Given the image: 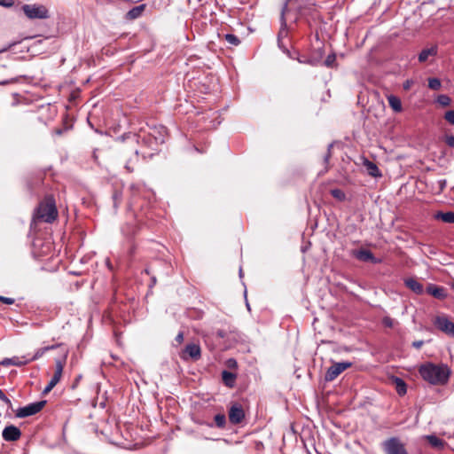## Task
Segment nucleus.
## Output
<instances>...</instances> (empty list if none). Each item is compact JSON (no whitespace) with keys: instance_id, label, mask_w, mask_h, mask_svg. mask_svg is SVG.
<instances>
[{"instance_id":"nucleus-1","label":"nucleus","mask_w":454,"mask_h":454,"mask_svg":"<svg viewBox=\"0 0 454 454\" xmlns=\"http://www.w3.org/2000/svg\"><path fill=\"white\" fill-rule=\"evenodd\" d=\"M421 378L431 385H444L450 376V369L444 364L430 362L421 364L419 368Z\"/></svg>"},{"instance_id":"nucleus-2","label":"nucleus","mask_w":454,"mask_h":454,"mask_svg":"<svg viewBox=\"0 0 454 454\" xmlns=\"http://www.w3.org/2000/svg\"><path fill=\"white\" fill-rule=\"evenodd\" d=\"M130 191V201L129 203V207L130 210H136L137 207H139L137 204V200L140 196H142L145 200H147L149 203L154 197L153 192L147 188L144 184H132L129 186Z\"/></svg>"},{"instance_id":"nucleus-3","label":"nucleus","mask_w":454,"mask_h":454,"mask_svg":"<svg viewBox=\"0 0 454 454\" xmlns=\"http://www.w3.org/2000/svg\"><path fill=\"white\" fill-rule=\"evenodd\" d=\"M294 0H286L283 7L281 9V15H280V29L278 35V43L280 48H282L281 40L284 37H286L288 35L287 30V19L291 15L292 12V5H293Z\"/></svg>"},{"instance_id":"nucleus-4","label":"nucleus","mask_w":454,"mask_h":454,"mask_svg":"<svg viewBox=\"0 0 454 454\" xmlns=\"http://www.w3.org/2000/svg\"><path fill=\"white\" fill-rule=\"evenodd\" d=\"M386 454H408L405 445L398 437H390L381 443Z\"/></svg>"},{"instance_id":"nucleus-5","label":"nucleus","mask_w":454,"mask_h":454,"mask_svg":"<svg viewBox=\"0 0 454 454\" xmlns=\"http://www.w3.org/2000/svg\"><path fill=\"white\" fill-rule=\"evenodd\" d=\"M58 215L55 203L53 201L40 204L37 210V217L46 223H52Z\"/></svg>"},{"instance_id":"nucleus-6","label":"nucleus","mask_w":454,"mask_h":454,"mask_svg":"<svg viewBox=\"0 0 454 454\" xmlns=\"http://www.w3.org/2000/svg\"><path fill=\"white\" fill-rule=\"evenodd\" d=\"M22 10L28 19H47L49 17L48 10L41 4H24Z\"/></svg>"},{"instance_id":"nucleus-7","label":"nucleus","mask_w":454,"mask_h":454,"mask_svg":"<svg viewBox=\"0 0 454 454\" xmlns=\"http://www.w3.org/2000/svg\"><path fill=\"white\" fill-rule=\"evenodd\" d=\"M352 366L351 362L343 361L339 363H333L326 371L325 374V380L326 381L334 380L341 372L348 368Z\"/></svg>"},{"instance_id":"nucleus-8","label":"nucleus","mask_w":454,"mask_h":454,"mask_svg":"<svg viewBox=\"0 0 454 454\" xmlns=\"http://www.w3.org/2000/svg\"><path fill=\"white\" fill-rule=\"evenodd\" d=\"M46 401L31 403L24 407H20L16 411V417L26 418L38 413L45 405Z\"/></svg>"},{"instance_id":"nucleus-9","label":"nucleus","mask_w":454,"mask_h":454,"mask_svg":"<svg viewBox=\"0 0 454 454\" xmlns=\"http://www.w3.org/2000/svg\"><path fill=\"white\" fill-rule=\"evenodd\" d=\"M434 325L441 332L454 338V323L446 316H437L434 320Z\"/></svg>"},{"instance_id":"nucleus-10","label":"nucleus","mask_w":454,"mask_h":454,"mask_svg":"<svg viewBox=\"0 0 454 454\" xmlns=\"http://www.w3.org/2000/svg\"><path fill=\"white\" fill-rule=\"evenodd\" d=\"M55 365H56L55 372H54L52 378L51 379L50 382L48 383V385L43 389V394H47L50 391H51V389L60 381V379H61L62 373H63V369H64V363L60 359H57L55 361Z\"/></svg>"},{"instance_id":"nucleus-11","label":"nucleus","mask_w":454,"mask_h":454,"mask_svg":"<svg viewBox=\"0 0 454 454\" xmlns=\"http://www.w3.org/2000/svg\"><path fill=\"white\" fill-rule=\"evenodd\" d=\"M201 356V349L200 345L195 343L187 344L181 354L183 360L192 359L197 361Z\"/></svg>"},{"instance_id":"nucleus-12","label":"nucleus","mask_w":454,"mask_h":454,"mask_svg":"<svg viewBox=\"0 0 454 454\" xmlns=\"http://www.w3.org/2000/svg\"><path fill=\"white\" fill-rule=\"evenodd\" d=\"M245 418L243 408L239 403H234L229 410V419L231 423L236 425L239 424Z\"/></svg>"},{"instance_id":"nucleus-13","label":"nucleus","mask_w":454,"mask_h":454,"mask_svg":"<svg viewBox=\"0 0 454 454\" xmlns=\"http://www.w3.org/2000/svg\"><path fill=\"white\" fill-rule=\"evenodd\" d=\"M148 135L153 138L155 144H163L167 137V129L161 125L151 127Z\"/></svg>"},{"instance_id":"nucleus-14","label":"nucleus","mask_w":454,"mask_h":454,"mask_svg":"<svg viewBox=\"0 0 454 454\" xmlns=\"http://www.w3.org/2000/svg\"><path fill=\"white\" fill-rule=\"evenodd\" d=\"M20 430L13 425L5 427L2 432V436L6 442H15L20 438Z\"/></svg>"},{"instance_id":"nucleus-15","label":"nucleus","mask_w":454,"mask_h":454,"mask_svg":"<svg viewBox=\"0 0 454 454\" xmlns=\"http://www.w3.org/2000/svg\"><path fill=\"white\" fill-rule=\"evenodd\" d=\"M353 255L359 261L362 262H372L373 263L379 262V260L375 258L373 254L368 249H359L353 251Z\"/></svg>"},{"instance_id":"nucleus-16","label":"nucleus","mask_w":454,"mask_h":454,"mask_svg":"<svg viewBox=\"0 0 454 454\" xmlns=\"http://www.w3.org/2000/svg\"><path fill=\"white\" fill-rule=\"evenodd\" d=\"M426 291L428 294L439 300H444L447 297L446 289L434 284H429Z\"/></svg>"},{"instance_id":"nucleus-17","label":"nucleus","mask_w":454,"mask_h":454,"mask_svg":"<svg viewBox=\"0 0 454 454\" xmlns=\"http://www.w3.org/2000/svg\"><path fill=\"white\" fill-rule=\"evenodd\" d=\"M404 285L416 294H422L424 292L422 284L413 278H405Z\"/></svg>"},{"instance_id":"nucleus-18","label":"nucleus","mask_w":454,"mask_h":454,"mask_svg":"<svg viewBox=\"0 0 454 454\" xmlns=\"http://www.w3.org/2000/svg\"><path fill=\"white\" fill-rule=\"evenodd\" d=\"M364 165L366 168V171L367 173L371 176H373V177H379V176H381V173L379 169V168L377 167V165L369 160H365L364 162Z\"/></svg>"},{"instance_id":"nucleus-19","label":"nucleus","mask_w":454,"mask_h":454,"mask_svg":"<svg viewBox=\"0 0 454 454\" xmlns=\"http://www.w3.org/2000/svg\"><path fill=\"white\" fill-rule=\"evenodd\" d=\"M145 8V4H139L137 6L133 7L126 13V19L132 20L139 18L142 15Z\"/></svg>"},{"instance_id":"nucleus-20","label":"nucleus","mask_w":454,"mask_h":454,"mask_svg":"<svg viewBox=\"0 0 454 454\" xmlns=\"http://www.w3.org/2000/svg\"><path fill=\"white\" fill-rule=\"evenodd\" d=\"M59 346V344H56V345H51V346H47V347H43V348H40L36 349L34 356L30 359L27 360L28 363L31 361H35V360L39 359L47 351L56 349Z\"/></svg>"},{"instance_id":"nucleus-21","label":"nucleus","mask_w":454,"mask_h":454,"mask_svg":"<svg viewBox=\"0 0 454 454\" xmlns=\"http://www.w3.org/2000/svg\"><path fill=\"white\" fill-rule=\"evenodd\" d=\"M425 437L432 447L438 450H441L444 447V441L440 439L439 437L434 434L426 435Z\"/></svg>"},{"instance_id":"nucleus-22","label":"nucleus","mask_w":454,"mask_h":454,"mask_svg":"<svg viewBox=\"0 0 454 454\" xmlns=\"http://www.w3.org/2000/svg\"><path fill=\"white\" fill-rule=\"evenodd\" d=\"M387 102H388L390 107L395 112L399 113L402 111V102L398 97H396L395 95H389V96H387Z\"/></svg>"},{"instance_id":"nucleus-23","label":"nucleus","mask_w":454,"mask_h":454,"mask_svg":"<svg viewBox=\"0 0 454 454\" xmlns=\"http://www.w3.org/2000/svg\"><path fill=\"white\" fill-rule=\"evenodd\" d=\"M394 382L395 385V390L398 393L399 395H403L407 392V386L405 381L398 377L394 378Z\"/></svg>"},{"instance_id":"nucleus-24","label":"nucleus","mask_w":454,"mask_h":454,"mask_svg":"<svg viewBox=\"0 0 454 454\" xmlns=\"http://www.w3.org/2000/svg\"><path fill=\"white\" fill-rule=\"evenodd\" d=\"M222 378L224 384L228 387H233L235 383L236 375L231 372L223 371L222 373Z\"/></svg>"},{"instance_id":"nucleus-25","label":"nucleus","mask_w":454,"mask_h":454,"mask_svg":"<svg viewBox=\"0 0 454 454\" xmlns=\"http://www.w3.org/2000/svg\"><path fill=\"white\" fill-rule=\"evenodd\" d=\"M437 52L436 48H429V49H424L419 54V62H425L427 60V59L430 56L435 55Z\"/></svg>"},{"instance_id":"nucleus-26","label":"nucleus","mask_w":454,"mask_h":454,"mask_svg":"<svg viewBox=\"0 0 454 454\" xmlns=\"http://www.w3.org/2000/svg\"><path fill=\"white\" fill-rule=\"evenodd\" d=\"M437 219H441L444 223H454V212L449 211V212H439L435 215Z\"/></svg>"},{"instance_id":"nucleus-27","label":"nucleus","mask_w":454,"mask_h":454,"mask_svg":"<svg viewBox=\"0 0 454 454\" xmlns=\"http://www.w3.org/2000/svg\"><path fill=\"white\" fill-rule=\"evenodd\" d=\"M28 361L26 360V361H21L20 358L18 357H12V358H5L4 359L2 362H1V364L3 365H16V366H21V365H24L26 364H27Z\"/></svg>"},{"instance_id":"nucleus-28","label":"nucleus","mask_w":454,"mask_h":454,"mask_svg":"<svg viewBox=\"0 0 454 454\" xmlns=\"http://www.w3.org/2000/svg\"><path fill=\"white\" fill-rule=\"evenodd\" d=\"M214 420H215V425L219 427V428H223L225 427V424H226V417L224 414L223 413H219V414H216L214 418Z\"/></svg>"},{"instance_id":"nucleus-29","label":"nucleus","mask_w":454,"mask_h":454,"mask_svg":"<svg viewBox=\"0 0 454 454\" xmlns=\"http://www.w3.org/2000/svg\"><path fill=\"white\" fill-rule=\"evenodd\" d=\"M436 101L442 106H449L451 103V98L448 95L442 94L437 97Z\"/></svg>"},{"instance_id":"nucleus-30","label":"nucleus","mask_w":454,"mask_h":454,"mask_svg":"<svg viewBox=\"0 0 454 454\" xmlns=\"http://www.w3.org/2000/svg\"><path fill=\"white\" fill-rule=\"evenodd\" d=\"M331 195L334 199H336V200H338L340 201H343L346 199V194L340 189H333V190H331Z\"/></svg>"},{"instance_id":"nucleus-31","label":"nucleus","mask_w":454,"mask_h":454,"mask_svg":"<svg viewBox=\"0 0 454 454\" xmlns=\"http://www.w3.org/2000/svg\"><path fill=\"white\" fill-rule=\"evenodd\" d=\"M442 83L438 78H429L428 79V87L431 90H438L441 89Z\"/></svg>"},{"instance_id":"nucleus-32","label":"nucleus","mask_w":454,"mask_h":454,"mask_svg":"<svg viewBox=\"0 0 454 454\" xmlns=\"http://www.w3.org/2000/svg\"><path fill=\"white\" fill-rule=\"evenodd\" d=\"M224 37L227 43L231 45L237 46L240 43V40L239 39V37L233 34H226Z\"/></svg>"},{"instance_id":"nucleus-33","label":"nucleus","mask_w":454,"mask_h":454,"mask_svg":"<svg viewBox=\"0 0 454 454\" xmlns=\"http://www.w3.org/2000/svg\"><path fill=\"white\" fill-rule=\"evenodd\" d=\"M140 137V135L137 134H126L121 137L122 140L128 139L129 140L130 144H136L138 141V138Z\"/></svg>"},{"instance_id":"nucleus-34","label":"nucleus","mask_w":454,"mask_h":454,"mask_svg":"<svg viewBox=\"0 0 454 454\" xmlns=\"http://www.w3.org/2000/svg\"><path fill=\"white\" fill-rule=\"evenodd\" d=\"M336 60V55L334 53L329 54L325 60V66L327 67H333Z\"/></svg>"},{"instance_id":"nucleus-35","label":"nucleus","mask_w":454,"mask_h":454,"mask_svg":"<svg viewBox=\"0 0 454 454\" xmlns=\"http://www.w3.org/2000/svg\"><path fill=\"white\" fill-rule=\"evenodd\" d=\"M444 119L448 123L454 125V110L447 111L444 114Z\"/></svg>"},{"instance_id":"nucleus-36","label":"nucleus","mask_w":454,"mask_h":454,"mask_svg":"<svg viewBox=\"0 0 454 454\" xmlns=\"http://www.w3.org/2000/svg\"><path fill=\"white\" fill-rule=\"evenodd\" d=\"M299 62L309 64L311 66H317L319 63V59L309 58L304 59H299Z\"/></svg>"},{"instance_id":"nucleus-37","label":"nucleus","mask_w":454,"mask_h":454,"mask_svg":"<svg viewBox=\"0 0 454 454\" xmlns=\"http://www.w3.org/2000/svg\"><path fill=\"white\" fill-rule=\"evenodd\" d=\"M0 400L3 401L8 407L12 406V402L8 398V396L4 393L2 389H0Z\"/></svg>"},{"instance_id":"nucleus-38","label":"nucleus","mask_w":454,"mask_h":454,"mask_svg":"<svg viewBox=\"0 0 454 454\" xmlns=\"http://www.w3.org/2000/svg\"><path fill=\"white\" fill-rule=\"evenodd\" d=\"M121 199V192H115L113 194L114 207L115 208L118 207V204L120 203Z\"/></svg>"},{"instance_id":"nucleus-39","label":"nucleus","mask_w":454,"mask_h":454,"mask_svg":"<svg viewBox=\"0 0 454 454\" xmlns=\"http://www.w3.org/2000/svg\"><path fill=\"white\" fill-rule=\"evenodd\" d=\"M0 301L4 302L5 304L11 305V304L14 303V299L0 295Z\"/></svg>"},{"instance_id":"nucleus-40","label":"nucleus","mask_w":454,"mask_h":454,"mask_svg":"<svg viewBox=\"0 0 454 454\" xmlns=\"http://www.w3.org/2000/svg\"><path fill=\"white\" fill-rule=\"evenodd\" d=\"M445 142L450 147H454V136L453 135L447 136L445 138Z\"/></svg>"},{"instance_id":"nucleus-41","label":"nucleus","mask_w":454,"mask_h":454,"mask_svg":"<svg viewBox=\"0 0 454 454\" xmlns=\"http://www.w3.org/2000/svg\"><path fill=\"white\" fill-rule=\"evenodd\" d=\"M0 5L4 7H12L13 5L12 1L0 0Z\"/></svg>"},{"instance_id":"nucleus-42","label":"nucleus","mask_w":454,"mask_h":454,"mask_svg":"<svg viewBox=\"0 0 454 454\" xmlns=\"http://www.w3.org/2000/svg\"><path fill=\"white\" fill-rule=\"evenodd\" d=\"M127 229H129V231H126V227H123L121 229V231L123 232L124 235H130L134 232V228L133 227H130V226H127Z\"/></svg>"},{"instance_id":"nucleus-43","label":"nucleus","mask_w":454,"mask_h":454,"mask_svg":"<svg viewBox=\"0 0 454 454\" xmlns=\"http://www.w3.org/2000/svg\"><path fill=\"white\" fill-rule=\"evenodd\" d=\"M423 344H424L423 340H415L412 342V347L419 349L423 346Z\"/></svg>"},{"instance_id":"nucleus-44","label":"nucleus","mask_w":454,"mask_h":454,"mask_svg":"<svg viewBox=\"0 0 454 454\" xmlns=\"http://www.w3.org/2000/svg\"><path fill=\"white\" fill-rule=\"evenodd\" d=\"M216 336L219 338H225L226 337V332L224 330H217L216 331Z\"/></svg>"},{"instance_id":"nucleus-45","label":"nucleus","mask_w":454,"mask_h":454,"mask_svg":"<svg viewBox=\"0 0 454 454\" xmlns=\"http://www.w3.org/2000/svg\"><path fill=\"white\" fill-rule=\"evenodd\" d=\"M131 160H129L125 164V168L128 172H133L134 168L130 166Z\"/></svg>"},{"instance_id":"nucleus-46","label":"nucleus","mask_w":454,"mask_h":454,"mask_svg":"<svg viewBox=\"0 0 454 454\" xmlns=\"http://www.w3.org/2000/svg\"><path fill=\"white\" fill-rule=\"evenodd\" d=\"M332 146H333V145H328V153H327V154L325 156V159H324L325 162H326V163L328 162L329 158H330V156H331V152H330V151H331Z\"/></svg>"},{"instance_id":"nucleus-47","label":"nucleus","mask_w":454,"mask_h":454,"mask_svg":"<svg viewBox=\"0 0 454 454\" xmlns=\"http://www.w3.org/2000/svg\"><path fill=\"white\" fill-rule=\"evenodd\" d=\"M176 340L178 343H181V342L184 340V333L180 332V333L176 336Z\"/></svg>"},{"instance_id":"nucleus-48","label":"nucleus","mask_w":454,"mask_h":454,"mask_svg":"<svg viewBox=\"0 0 454 454\" xmlns=\"http://www.w3.org/2000/svg\"><path fill=\"white\" fill-rule=\"evenodd\" d=\"M411 84H412V81H410V80L405 81V82L403 83V89L409 90L411 88Z\"/></svg>"},{"instance_id":"nucleus-49","label":"nucleus","mask_w":454,"mask_h":454,"mask_svg":"<svg viewBox=\"0 0 454 454\" xmlns=\"http://www.w3.org/2000/svg\"><path fill=\"white\" fill-rule=\"evenodd\" d=\"M15 45V43H10L7 47H4V49L0 50V53L6 51L8 49Z\"/></svg>"},{"instance_id":"nucleus-50","label":"nucleus","mask_w":454,"mask_h":454,"mask_svg":"<svg viewBox=\"0 0 454 454\" xmlns=\"http://www.w3.org/2000/svg\"><path fill=\"white\" fill-rule=\"evenodd\" d=\"M106 266L108 267L109 270H113V266H112L111 262H110V260L108 258L106 260Z\"/></svg>"},{"instance_id":"nucleus-51","label":"nucleus","mask_w":454,"mask_h":454,"mask_svg":"<svg viewBox=\"0 0 454 454\" xmlns=\"http://www.w3.org/2000/svg\"><path fill=\"white\" fill-rule=\"evenodd\" d=\"M133 153H134V158H135V160H137V156H138V149H137V148H136V149H134V150H133Z\"/></svg>"},{"instance_id":"nucleus-52","label":"nucleus","mask_w":454,"mask_h":454,"mask_svg":"<svg viewBox=\"0 0 454 454\" xmlns=\"http://www.w3.org/2000/svg\"><path fill=\"white\" fill-rule=\"evenodd\" d=\"M229 363H230L231 365H233V364H236V361L235 360H230Z\"/></svg>"},{"instance_id":"nucleus-53","label":"nucleus","mask_w":454,"mask_h":454,"mask_svg":"<svg viewBox=\"0 0 454 454\" xmlns=\"http://www.w3.org/2000/svg\"><path fill=\"white\" fill-rule=\"evenodd\" d=\"M229 363H230L231 365H233V364H236V361L235 360H230Z\"/></svg>"},{"instance_id":"nucleus-54","label":"nucleus","mask_w":454,"mask_h":454,"mask_svg":"<svg viewBox=\"0 0 454 454\" xmlns=\"http://www.w3.org/2000/svg\"><path fill=\"white\" fill-rule=\"evenodd\" d=\"M7 83H8V82H7V81L0 82V84H2V85L7 84Z\"/></svg>"},{"instance_id":"nucleus-55","label":"nucleus","mask_w":454,"mask_h":454,"mask_svg":"<svg viewBox=\"0 0 454 454\" xmlns=\"http://www.w3.org/2000/svg\"><path fill=\"white\" fill-rule=\"evenodd\" d=\"M242 276H243V272H242V269L240 268L239 269V277L242 278Z\"/></svg>"},{"instance_id":"nucleus-56","label":"nucleus","mask_w":454,"mask_h":454,"mask_svg":"<svg viewBox=\"0 0 454 454\" xmlns=\"http://www.w3.org/2000/svg\"><path fill=\"white\" fill-rule=\"evenodd\" d=\"M450 286L452 289H454V280L450 283Z\"/></svg>"},{"instance_id":"nucleus-57","label":"nucleus","mask_w":454,"mask_h":454,"mask_svg":"<svg viewBox=\"0 0 454 454\" xmlns=\"http://www.w3.org/2000/svg\"><path fill=\"white\" fill-rule=\"evenodd\" d=\"M296 20H297V15L295 14V15L294 16V20L295 21Z\"/></svg>"},{"instance_id":"nucleus-58","label":"nucleus","mask_w":454,"mask_h":454,"mask_svg":"<svg viewBox=\"0 0 454 454\" xmlns=\"http://www.w3.org/2000/svg\"><path fill=\"white\" fill-rule=\"evenodd\" d=\"M155 278H153L152 283L155 284Z\"/></svg>"},{"instance_id":"nucleus-59","label":"nucleus","mask_w":454,"mask_h":454,"mask_svg":"<svg viewBox=\"0 0 454 454\" xmlns=\"http://www.w3.org/2000/svg\"><path fill=\"white\" fill-rule=\"evenodd\" d=\"M387 325H391V323H389V321H387Z\"/></svg>"},{"instance_id":"nucleus-60","label":"nucleus","mask_w":454,"mask_h":454,"mask_svg":"<svg viewBox=\"0 0 454 454\" xmlns=\"http://www.w3.org/2000/svg\"><path fill=\"white\" fill-rule=\"evenodd\" d=\"M387 325H391V323H389V321H387Z\"/></svg>"}]
</instances>
